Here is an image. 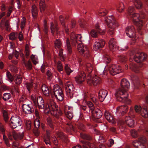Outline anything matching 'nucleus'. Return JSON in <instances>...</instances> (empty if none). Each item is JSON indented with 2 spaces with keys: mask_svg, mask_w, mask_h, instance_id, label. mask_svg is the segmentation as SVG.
Returning a JSON list of instances; mask_svg holds the SVG:
<instances>
[{
  "mask_svg": "<svg viewBox=\"0 0 148 148\" xmlns=\"http://www.w3.org/2000/svg\"><path fill=\"white\" fill-rule=\"evenodd\" d=\"M118 124L120 126V128L121 127H124L125 126V124L127 125L129 127H134L135 125V122L134 120L131 119L129 116H127L124 120H120L118 122Z\"/></svg>",
  "mask_w": 148,
  "mask_h": 148,
  "instance_id": "6e6552de",
  "label": "nucleus"
},
{
  "mask_svg": "<svg viewBox=\"0 0 148 148\" xmlns=\"http://www.w3.org/2000/svg\"><path fill=\"white\" fill-rule=\"evenodd\" d=\"M84 68L85 69V71L88 72V75L91 73L92 70V67L91 64L87 63L86 66H84Z\"/></svg>",
  "mask_w": 148,
  "mask_h": 148,
  "instance_id": "cd10ccee",
  "label": "nucleus"
},
{
  "mask_svg": "<svg viewBox=\"0 0 148 148\" xmlns=\"http://www.w3.org/2000/svg\"><path fill=\"white\" fill-rule=\"evenodd\" d=\"M105 42L102 39L99 40L98 41L95 42L93 45V49L95 51L100 50L105 45Z\"/></svg>",
  "mask_w": 148,
  "mask_h": 148,
  "instance_id": "aec40b11",
  "label": "nucleus"
},
{
  "mask_svg": "<svg viewBox=\"0 0 148 148\" xmlns=\"http://www.w3.org/2000/svg\"><path fill=\"white\" fill-rule=\"evenodd\" d=\"M65 69L66 72L68 75H69L73 71L71 69L69 66L67 64L65 65Z\"/></svg>",
  "mask_w": 148,
  "mask_h": 148,
  "instance_id": "8fccbe9b",
  "label": "nucleus"
},
{
  "mask_svg": "<svg viewBox=\"0 0 148 148\" xmlns=\"http://www.w3.org/2000/svg\"><path fill=\"white\" fill-rule=\"evenodd\" d=\"M31 11L33 17L34 18H35L37 14V8L35 5L32 6Z\"/></svg>",
  "mask_w": 148,
  "mask_h": 148,
  "instance_id": "7c9ffc66",
  "label": "nucleus"
},
{
  "mask_svg": "<svg viewBox=\"0 0 148 148\" xmlns=\"http://www.w3.org/2000/svg\"><path fill=\"white\" fill-rule=\"evenodd\" d=\"M23 135L22 133L18 134L16 133H14L13 134V137L15 140H17L18 139H21L23 137Z\"/></svg>",
  "mask_w": 148,
  "mask_h": 148,
  "instance_id": "c9c22d12",
  "label": "nucleus"
},
{
  "mask_svg": "<svg viewBox=\"0 0 148 148\" xmlns=\"http://www.w3.org/2000/svg\"><path fill=\"white\" fill-rule=\"evenodd\" d=\"M109 45L110 51L113 53L117 49L116 42L114 38H111L109 42Z\"/></svg>",
  "mask_w": 148,
  "mask_h": 148,
  "instance_id": "412c9836",
  "label": "nucleus"
},
{
  "mask_svg": "<svg viewBox=\"0 0 148 148\" xmlns=\"http://www.w3.org/2000/svg\"><path fill=\"white\" fill-rule=\"evenodd\" d=\"M108 91L104 89H101L99 92V98L101 102H102L108 95Z\"/></svg>",
  "mask_w": 148,
  "mask_h": 148,
  "instance_id": "b1692460",
  "label": "nucleus"
},
{
  "mask_svg": "<svg viewBox=\"0 0 148 148\" xmlns=\"http://www.w3.org/2000/svg\"><path fill=\"white\" fill-rule=\"evenodd\" d=\"M114 143V140L112 138L108 140V143L107 145L109 147H110L112 145H113Z\"/></svg>",
  "mask_w": 148,
  "mask_h": 148,
  "instance_id": "680f3d73",
  "label": "nucleus"
},
{
  "mask_svg": "<svg viewBox=\"0 0 148 148\" xmlns=\"http://www.w3.org/2000/svg\"><path fill=\"white\" fill-rule=\"evenodd\" d=\"M88 84H93L95 86L100 84L101 82V79L96 75L93 77H91L88 78Z\"/></svg>",
  "mask_w": 148,
  "mask_h": 148,
  "instance_id": "dca6fc26",
  "label": "nucleus"
},
{
  "mask_svg": "<svg viewBox=\"0 0 148 148\" xmlns=\"http://www.w3.org/2000/svg\"><path fill=\"white\" fill-rule=\"evenodd\" d=\"M31 58L34 64L36 65L38 63V60L36 55H32Z\"/></svg>",
  "mask_w": 148,
  "mask_h": 148,
  "instance_id": "37998d69",
  "label": "nucleus"
},
{
  "mask_svg": "<svg viewBox=\"0 0 148 148\" xmlns=\"http://www.w3.org/2000/svg\"><path fill=\"white\" fill-rule=\"evenodd\" d=\"M121 87L116 91L115 95L117 100L120 102L130 104V100L127 98L128 94L127 90L130 87L129 82L125 79L121 81Z\"/></svg>",
  "mask_w": 148,
  "mask_h": 148,
  "instance_id": "f03ea898",
  "label": "nucleus"
},
{
  "mask_svg": "<svg viewBox=\"0 0 148 148\" xmlns=\"http://www.w3.org/2000/svg\"><path fill=\"white\" fill-rule=\"evenodd\" d=\"M104 22L108 28V33L110 35H113L116 27L118 26L117 21L112 16H109L104 17Z\"/></svg>",
  "mask_w": 148,
  "mask_h": 148,
  "instance_id": "39448f33",
  "label": "nucleus"
},
{
  "mask_svg": "<svg viewBox=\"0 0 148 148\" xmlns=\"http://www.w3.org/2000/svg\"><path fill=\"white\" fill-rule=\"evenodd\" d=\"M50 28L51 30V32L53 34H54L55 31H57L58 30L57 25H54L53 23H51Z\"/></svg>",
  "mask_w": 148,
  "mask_h": 148,
  "instance_id": "79ce46f5",
  "label": "nucleus"
},
{
  "mask_svg": "<svg viewBox=\"0 0 148 148\" xmlns=\"http://www.w3.org/2000/svg\"><path fill=\"white\" fill-rule=\"evenodd\" d=\"M55 47L56 49L60 48L62 45L60 40L59 39H56L54 42Z\"/></svg>",
  "mask_w": 148,
  "mask_h": 148,
  "instance_id": "a19ab883",
  "label": "nucleus"
},
{
  "mask_svg": "<svg viewBox=\"0 0 148 148\" xmlns=\"http://www.w3.org/2000/svg\"><path fill=\"white\" fill-rule=\"evenodd\" d=\"M134 109L136 112L140 114L143 117L147 118L148 117L147 112L146 108L142 109L140 106L136 105L134 106Z\"/></svg>",
  "mask_w": 148,
  "mask_h": 148,
  "instance_id": "f8f14e48",
  "label": "nucleus"
},
{
  "mask_svg": "<svg viewBox=\"0 0 148 148\" xmlns=\"http://www.w3.org/2000/svg\"><path fill=\"white\" fill-rule=\"evenodd\" d=\"M3 139L4 140L6 145L9 147L10 146V144L9 143L8 140L6 137V136L4 134L3 135Z\"/></svg>",
  "mask_w": 148,
  "mask_h": 148,
  "instance_id": "6e6d98bb",
  "label": "nucleus"
},
{
  "mask_svg": "<svg viewBox=\"0 0 148 148\" xmlns=\"http://www.w3.org/2000/svg\"><path fill=\"white\" fill-rule=\"evenodd\" d=\"M130 68H132L133 69L134 71V72L136 73H138L139 72V69L135 65H133L131 67V65H130Z\"/></svg>",
  "mask_w": 148,
  "mask_h": 148,
  "instance_id": "052dcab7",
  "label": "nucleus"
},
{
  "mask_svg": "<svg viewBox=\"0 0 148 148\" xmlns=\"http://www.w3.org/2000/svg\"><path fill=\"white\" fill-rule=\"evenodd\" d=\"M87 104L88 107V108H87L86 106H80V108L81 109H82L84 110H89V113L91 112V111H93L96 108H95L93 103L90 101L87 102Z\"/></svg>",
  "mask_w": 148,
  "mask_h": 148,
  "instance_id": "5701e85b",
  "label": "nucleus"
},
{
  "mask_svg": "<svg viewBox=\"0 0 148 148\" xmlns=\"http://www.w3.org/2000/svg\"><path fill=\"white\" fill-rule=\"evenodd\" d=\"M88 145L90 148H106V147L104 145L101 144L99 145V147H97L94 143L88 142Z\"/></svg>",
  "mask_w": 148,
  "mask_h": 148,
  "instance_id": "2f4dec72",
  "label": "nucleus"
},
{
  "mask_svg": "<svg viewBox=\"0 0 148 148\" xmlns=\"http://www.w3.org/2000/svg\"><path fill=\"white\" fill-rule=\"evenodd\" d=\"M73 110V107L66 106L64 107V112L67 118L69 119H72L73 116V112L71 111Z\"/></svg>",
  "mask_w": 148,
  "mask_h": 148,
  "instance_id": "4be33fe9",
  "label": "nucleus"
},
{
  "mask_svg": "<svg viewBox=\"0 0 148 148\" xmlns=\"http://www.w3.org/2000/svg\"><path fill=\"white\" fill-rule=\"evenodd\" d=\"M17 36V34L16 33L12 32L9 35V39L12 40H15Z\"/></svg>",
  "mask_w": 148,
  "mask_h": 148,
  "instance_id": "49530a36",
  "label": "nucleus"
},
{
  "mask_svg": "<svg viewBox=\"0 0 148 148\" xmlns=\"http://www.w3.org/2000/svg\"><path fill=\"white\" fill-rule=\"evenodd\" d=\"M12 148H23L21 147L19 145V143H14L12 145Z\"/></svg>",
  "mask_w": 148,
  "mask_h": 148,
  "instance_id": "e2e57ef3",
  "label": "nucleus"
},
{
  "mask_svg": "<svg viewBox=\"0 0 148 148\" xmlns=\"http://www.w3.org/2000/svg\"><path fill=\"white\" fill-rule=\"evenodd\" d=\"M42 90L43 94L46 96L49 95V91L48 88L45 85H43L42 87Z\"/></svg>",
  "mask_w": 148,
  "mask_h": 148,
  "instance_id": "c85d7f7f",
  "label": "nucleus"
},
{
  "mask_svg": "<svg viewBox=\"0 0 148 148\" xmlns=\"http://www.w3.org/2000/svg\"><path fill=\"white\" fill-rule=\"evenodd\" d=\"M134 6H130L128 9V14L133 20L134 24L138 27V29L140 30L143 22L142 19L145 18V15L143 12H141L140 14L134 13Z\"/></svg>",
  "mask_w": 148,
  "mask_h": 148,
  "instance_id": "7ed1b4c3",
  "label": "nucleus"
},
{
  "mask_svg": "<svg viewBox=\"0 0 148 148\" xmlns=\"http://www.w3.org/2000/svg\"><path fill=\"white\" fill-rule=\"evenodd\" d=\"M40 122L38 119H36L34 121V125L35 127L37 128L39 127L40 125Z\"/></svg>",
  "mask_w": 148,
  "mask_h": 148,
  "instance_id": "13d9d810",
  "label": "nucleus"
},
{
  "mask_svg": "<svg viewBox=\"0 0 148 148\" xmlns=\"http://www.w3.org/2000/svg\"><path fill=\"white\" fill-rule=\"evenodd\" d=\"M131 78V80L134 86L136 87H138L140 84V81L138 77L136 75H133Z\"/></svg>",
  "mask_w": 148,
  "mask_h": 148,
  "instance_id": "a878e982",
  "label": "nucleus"
},
{
  "mask_svg": "<svg viewBox=\"0 0 148 148\" xmlns=\"http://www.w3.org/2000/svg\"><path fill=\"white\" fill-rule=\"evenodd\" d=\"M53 91L56 99L60 101L63 99L64 95L62 88L58 85H54Z\"/></svg>",
  "mask_w": 148,
  "mask_h": 148,
  "instance_id": "0eeeda50",
  "label": "nucleus"
},
{
  "mask_svg": "<svg viewBox=\"0 0 148 148\" xmlns=\"http://www.w3.org/2000/svg\"><path fill=\"white\" fill-rule=\"evenodd\" d=\"M50 132L49 130H47L46 131V135L45 138V143L47 145L48 144H49L50 143Z\"/></svg>",
  "mask_w": 148,
  "mask_h": 148,
  "instance_id": "473e14b6",
  "label": "nucleus"
},
{
  "mask_svg": "<svg viewBox=\"0 0 148 148\" xmlns=\"http://www.w3.org/2000/svg\"><path fill=\"white\" fill-rule=\"evenodd\" d=\"M147 142V140L144 137H140L139 138L138 141H134L133 145L137 148H145V144Z\"/></svg>",
  "mask_w": 148,
  "mask_h": 148,
  "instance_id": "9d476101",
  "label": "nucleus"
},
{
  "mask_svg": "<svg viewBox=\"0 0 148 148\" xmlns=\"http://www.w3.org/2000/svg\"><path fill=\"white\" fill-rule=\"evenodd\" d=\"M57 68L59 71L62 73L61 72H62V64H61V62L60 61H58V62Z\"/></svg>",
  "mask_w": 148,
  "mask_h": 148,
  "instance_id": "5fc2aeb1",
  "label": "nucleus"
},
{
  "mask_svg": "<svg viewBox=\"0 0 148 148\" xmlns=\"http://www.w3.org/2000/svg\"><path fill=\"white\" fill-rule=\"evenodd\" d=\"M109 54L108 53H106L104 56V60L106 61V63L109 64L111 61V59L110 58Z\"/></svg>",
  "mask_w": 148,
  "mask_h": 148,
  "instance_id": "de8ad7c7",
  "label": "nucleus"
},
{
  "mask_svg": "<svg viewBox=\"0 0 148 148\" xmlns=\"http://www.w3.org/2000/svg\"><path fill=\"white\" fill-rule=\"evenodd\" d=\"M80 136L83 139L88 140H92V137L89 135L85 134L80 133Z\"/></svg>",
  "mask_w": 148,
  "mask_h": 148,
  "instance_id": "f704fd0d",
  "label": "nucleus"
},
{
  "mask_svg": "<svg viewBox=\"0 0 148 148\" xmlns=\"http://www.w3.org/2000/svg\"><path fill=\"white\" fill-rule=\"evenodd\" d=\"M147 55L143 53H139L132 51L130 53V58L133 59L137 63L141 62L146 60Z\"/></svg>",
  "mask_w": 148,
  "mask_h": 148,
  "instance_id": "423d86ee",
  "label": "nucleus"
},
{
  "mask_svg": "<svg viewBox=\"0 0 148 148\" xmlns=\"http://www.w3.org/2000/svg\"><path fill=\"white\" fill-rule=\"evenodd\" d=\"M104 115L105 117L108 121L110 122H112V123H114L115 121L113 119V118L108 111H105Z\"/></svg>",
  "mask_w": 148,
  "mask_h": 148,
  "instance_id": "bb28decb",
  "label": "nucleus"
},
{
  "mask_svg": "<svg viewBox=\"0 0 148 148\" xmlns=\"http://www.w3.org/2000/svg\"><path fill=\"white\" fill-rule=\"evenodd\" d=\"M108 13V11L105 9H101L98 12L99 15L101 16H105Z\"/></svg>",
  "mask_w": 148,
  "mask_h": 148,
  "instance_id": "c03bdc74",
  "label": "nucleus"
},
{
  "mask_svg": "<svg viewBox=\"0 0 148 148\" xmlns=\"http://www.w3.org/2000/svg\"><path fill=\"white\" fill-rule=\"evenodd\" d=\"M23 63L24 64L25 67L29 69H31L32 68V64L30 61L28 60L26 61L23 58Z\"/></svg>",
  "mask_w": 148,
  "mask_h": 148,
  "instance_id": "e433bc0d",
  "label": "nucleus"
},
{
  "mask_svg": "<svg viewBox=\"0 0 148 148\" xmlns=\"http://www.w3.org/2000/svg\"><path fill=\"white\" fill-rule=\"evenodd\" d=\"M96 29H92L90 32L91 36L93 37H98L99 35H101L104 34L105 33L104 31L101 30L99 27L98 24L96 25Z\"/></svg>",
  "mask_w": 148,
  "mask_h": 148,
  "instance_id": "ddd939ff",
  "label": "nucleus"
},
{
  "mask_svg": "<svg viewBox=\"0 0 148 148\" xmlns=\"http://www.w3.org/2000/svg\"><path fill=\"white\" fill-rule=\"evenodd\" d=\"M118 58L120 62L123 64L127 63V59L125 56L123 55L120 56H118Z\"/></svg>",
  "mask_w": 148,
  "mask_h": 148,
  "instance_id": "ea45409f",
  "label": "nucleus"
},
{
  "mask_svg": "<svg viewBox=\"0 0 148 148\" xmlns=\"http://www.w3.org/2000/svg\"><path fill=\"white\" fill-rule=\"evenodd\" d=\"M47 122L48 123L49 126H50L51 128L53 127V123L52 122V121L49 118L47 119Z\"/></svg>",
  "mask_w": 148,
  "mask_h": 148,
  "instance_id": "774afa93",
  "label": "nucleus"
},
{
  "mask_svg": "<svg viewBox=\"0 0 148 148\" xmlns=\"http://www.w3.org/2000/svg\"><path fill=\"white\" fill-rule=\"evenodd\" d=\"M82 36L80 34H75V47L77 46L78 52L82 56L89 59L90 55L86 46H84L81 41Z\"/></svg>",
  "mask_w": 148,
  "mask_h": 148,
  "instance_id": "20e7f679",
  "label": "nucleus"
},
{
  "mask_svg": "<svg viewBox=\"0 0 148 148\" xmlns=\"http://www.w3.org/2000/svg\"><path fill=\"white\" fill-rule=\"evenodd\" d=\"M90 114L92 115V119L95 121H96L97 119L100 118L102 115L101 111L98 109H96L91 111Z\"/></svg>",
  "mask_w": 148,
  "mask_h": 148,
  "instance_id": "2eb2a0df",
  "label": "nucleus"
},
{
  "mask_svg": "<svg viewBox=\"0 0 148 148\" xmlns=\"http://www.w3.org/2000/svg\"><path fill=\"white\" fill-rule=\"evenodd\" d=\"M79 24L80 27L83 28H85L87 26V25L85 21L83 19H82L79 22Z\"/></svg>",
  "mask_w": 148,
  "mask_h": 148,
  "instance_id": "09e8293b",
  "label": "nucleus"
},
{
  "mask_svg": "<svg viewBox=\"0 0 148 148\" xmlns=\"http://www.w3.org/2000/svg\"><path fill=\"white\" fill-rule=\"evenodd\" d=\"M37 102L38 108L43 109L45 114L49 113L57 117L61 114L60 109L52 99H49L45 106H44V101L42 98L39 97L37 99Z\"/></svg>",
  "mask_w": 148,
  "mask_h": 148,
  "instance_id": "f257e3e1",
  "label": "nucleus"
},
{
  "mask_svg": "<svg viewBox=\"0 0 148 148\" xmlns=\"http://www.w3.org/2000/svg\"><path fill=\"white\" fill-rule=\"evenodd\" d=\"M116 110L118 113H121L122 115H123L127 112L128 107L126 105H122L118 107Z\"/></svg>",
  "mask_w": 148,
  "mask_h": 148,
  "instance_id": "393cba45",
  "label": "nucleus"
},
{
  "mask_svg": "<svg viewBox=\"0 0 148 148\" xmlns=\"http://www.w3.org/2000/svg\"><path fill=\"white\" fill-rule=\"evenodd\" d=\"M29 47L27 45H26L25 46V53L26 55L28 56L29 54Z\"/></svg>",
  "mask_w": 148,
  "mask_h": 148,
  "instance_id": "69168bd1",
  "label": "nucleus"
},
{
  "mask_svg": "<svg viewBox=\"0 0 148 148\" xmlns=\"http://www.w3.org/2000/svg\"><path fill=\"white\" fill-rule=\"evenodd\" d=\"M22 110L23 113L26 114L32 113L34 111L31 104H23L22 105Z\"/></svg>",
  "mask_w": 148,
  "mask_h": 148,
  "instance_id": "6ab92c4d",
  "label": "nucleus"
},
{
  "mask_svg": "<svg viewBox=\"0 0 148 148\" xmlns=\"http://www.w3.org/2000/svg\"><path fill=\"white\" fill-rule=\"evenodd\" d=\"M15 83L17 84H20L21 82V78L20 76L16 77L15 80Z\"/></svg>",
  "mask_w": 148,
  "mask_h": 148,
  "instance_id": "4d7b16f0",
  "label": "nucleus"
},
{
  "mask_svg": "<svg viewBox=\"0 0 148 148\" xmlns=\"http://www.w3.org/2000/svg\"><path fill=\"white\" fill-rule=\"evenodd\" d=\"M132 136L134 138H136L138 136V134L136 131L134 130H132L130 132Z\"/></svg>",
  "mask_w": 148,
  "mask_h": 148,
  "instance_id": "603ef678",
  "label": "nucleus"
},
{
  "mask_svg": "<svg viewBox=\"0 0 148 148\" xmlns=\"http://www.w3.org/2000/svg\"><path fill=\"white\" fill-rule=\"evenodd\" d=\"M116 7L117 10L119 12H121L123 10L124 8V5L123 3L121 2L117 5Z\"/></svg>",
  "mask_w": 148,
  "mask_h": 148,
  "instance_id": "4c0bfd02",
  "label": "nucleus"
},
{
  "mask_svg": "<svg viewBox=\"0 0 148 148\" xmlns=\"http://www.w3.org/2000/svg\"><path fill=\"white\" fill-rule=\"evenodd\" d=\"M99 143H102L106 141V139L104 138L102 135H100L98 139Z\"/></svg>",
  "mask_w": 148,
  "mask_h": 148,
  "instance_id": "bf43d9fd",
  "label": "nucleus"
},
{
  "mask_svg": "<svg viewBox=\"0 0 148 148\" xmlns=\"http://www.w3.org/2000/svg\"><path fill=\"white\" fill-rule=\"evenodd\" d=\"M135 29L133 26L128 27L126 29L125 32L127 36L130 38H135Z\"/></svg>",
  "mask_w": 148,
  "mask_h": 148,
  "instance_id": "a211bd4d",
  "label": "nucleus"
},
{
  "mask_svg": "<svg viewBox=\"0 0 148 148\" xmlns=\"http://www.w3.org/2000/svg\"><path fill=\"white\" fill-rule=\"evenodd\" d=\"M3 25L5 26L6 29L8 30L9 27V23L8 21H5V19L2 20L1 22V26L2 27Z\"/></svg>",
  "mask_w": 148,
  "mask_h": 148,
  "instance_id": "72a5a7b5",
  "label": "nucleus"
},
{
  "mask_svg": "<svg viewBox=\"0 0 148 148\" xmlns=\"http://www.w3.org/2000/svg\"><path fill=\"white\" fill-rule=\"evenodd\" d=\"M6 76L10 82H11L13 79V77L11 75L9 72H7L6 73Z\"/></svg>",
  "mask_w": 148,
  "mask_h": 148,
  "instance_id": "864d4df0",
  "label": "nucleus"
},
{
  "mask_svg": "<svg viewBox=\"0 0 148 148\" xmlns=\"http://www.w3.org/2000/svg\"><path fill=\"white\" fill-rule=\"evenodd\" d=\"M107 66L110 74L115 75L121 72V67L118 65H114L111 64H108Z\"/></svg>",
  "mask_w": 148,
  "mask_h": 148,
  "instance_id": "1a4fd4ad",
  "label": "nucleus"
},
{
  "mask_svg": "<svg viewBox=\"0 0 148 148\" xmlns=\"http://www.w3.org/2000/svg\"><path fill=\"white\" fill-rule=\"evenodd\" d=\"M32 85V82H31V83H30L28 82L26 83V87L27 89L29 90V89L31 87Z\"/></svg>",
  "mask_w": 148,
  "mask_h": 148,
  "instance_id": "338daca9",
  "label": "nucleus"
},
{
  "mask_svg": "<svg viewBox=\"0 0 148 148\" xmlns=\"http://www.w3.org/2000/svg\"><path fill=\"white\" fill-rule=\"evenodd\" d=\"M45 0H40V11L41 12L44 11L45 8Z\"/></svg>",
  "mask_w": 148,
  "mask_h": 148,
  "instance_id": "58836bf2",
  "label": "nucleus"
},
{
  "mask_svg": "<svg viewBox=\"0 0 148 148\" xmlns=\"http://www.w3.org/2000/svg\"><path fill=\"white\" fill-rule=\"evenodd\" d=\"M74 86L71 83H67L66 87V92L67 96L72 98L73 97Z\"/></svg>",
  "mask_w": 148,
  "mask_h": 148,
  "instance_id": "f3484780",
  "label": "nucleus"
},
{
  "mask_svg": "<svg viewBox=\"0 0 148 148\" xmlns=\"http://www.w3.org/2000/svg\"><path fill=\"white\" fill-rule=\"evenodd\" d=\"M25 19L24 18H22V21H21V29H22L24 28L25 25Z\"/></svg>",
  "mask_w": 148,
  "mask_h": 148,
  "instance_id": "0e129e2a",
  "label": "nucleus"
},
{
  "mask_svg": "<svg viewBox=\"0 0 148 148\" xmlns=\"http://www.w3.org/2000/svg\"><path fill=\"white\" fill-rule=\"evenodd\" d=\"M86 74L84 71L80 70L78 73L77 76L75 77V80L77 83L79 84H81L85 79Z\"/></svg>",
  "mask_w": 148,
  "mask_h": 148,
  "instance_id": "4468645a",
  "label": "nucleus"
},
{
  "mask_svg": "<svg viewBox=\"0 0 148 148\" xmlns=\"http://www.w3.org/2000/svg\"><path fill=\"white\" fill-rule=\"evenodd\" d=\"M11 97V96L10 93H6L3 95V98L4 100L6 101L9 99Z\"/></svg>",
  "mask_w": 148,
  "mask_h": 148,
  "instance_id": "a18cd8bd",
  "label": "nucleus"
},
{
  "mask_svg": "<svg viewBox=\"0 0 148 148\" xmlns=\"http://www.w3.org/2000/svg\"><path fill=\"white\" fill-rule=\"evenodd\" d=\"M1 110L4 118V120L5 122H6L8 119L7 113L6 111L3 110V109L2 108Z\"/></svg>",
  "mask_w": 148,
  "mask_h": 148,
  "instance_id": "3c124183",
  "label": "nucleus"
},
{
  "mask_svg": "<svg viewBox=\"0 0 148 148\" xmlns=\"http://www.w3.org/2000/svg\"><path fill=\"white\" fill-rule=\"evenodd\" d=\"M10 121V126L13 129L21 126L22 124L21 120L17 116L12 117Z\"/></svg>",
  "mask_w": 148,
  "mask_h": 148,
  "instance_id": "9b49d317",
  "label": "nucleus"
},
{
  "mask_svg": "<svg viewBox=\"0 0 148 148\" xmlns=\"http://www.w3.org/2000/svg\"><path fill=\"white\" fill-rule=\"evenodd\" d=\"M133 3L137 9H140L142 8V3L140 0H134Z\"/></svg>",
  "mask_w": 148,
  "mask_h": 148,
  "instance_id": "c756f323",
  "label": "nucleus"
}]
</instances>
